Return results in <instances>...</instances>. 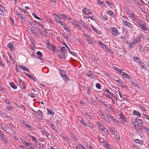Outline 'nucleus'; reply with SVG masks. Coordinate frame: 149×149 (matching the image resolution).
I'll return each instance as SVG.
<instances>
[{"instance_id":"nucleus-1","label":"nucleus","mask_w":149,"mask_h":149,"mask_svg":"<svg viewBox=\"0 0 149 149\" xmlns=\"http://www.w3.org/2000/svg\"><path fill=\"white\" fill-rule=\"evenodd\" d=\"M141 41V37H139L134 39L133 41L130 42V46L131 47H134L137 43Z\"/></svg>"},{"instance_id":"nucleus-2","label":"nucleus","mask_w":149,"mask_h":149,"mask_svg":"<svg viewBox=\"0 0 149 149\" xmlns=\"http://www.w3.org/2000/svg\"><path fill=\"white\" fill-rule=\"evenodd\" d=\"M138 26L143 31H148L149 30L148 28L145 25L142 23L139 24Z\"/></svg>"},{"instance_id":"nucleus-3","label":"nucleus","mask_w":149,"mask_h":149,"mask_svg":"<svg viewBox=\"0 0 149 149\" xmlns=\"http://www.w3.org/2000/svg\"><path fill=\"white\" fill-rule=\"evenodd\" d=\"M110 29L112 35L114 36H117L118 33V30L114 27L111 28Z\"/></svg>"},{"instance_id":"nucleus-4","label":"nucleus","mask_w":149,"mask_h":149,"mask_svg":"<svg viewBox=\"0 0 149 149\" xmlns=\"http://www.w3.org/2000/svg\"><path fill=\"white\" fill-rule=\"evenodd\" d=\"M123 23L125 24L126 26H128L131 29H132L133 26L132 25L127 21L123 20Z\"/></svg>"},{"instance_id":"nucleus-5","label":"nucleus","mask_w":149,"mask_h":149,"mask_svg":"<svg viewBox=\"0 0 149 149\" xmlns=\"http://www.w3.org/2000/svg\"><path fill=\"white\" fill-rule=\"evenodd\" d=\"M63 27V29L65 30L66 31V32L68 35L71 36H72V33L69 30L68 27L65 25V26H64Z\"/></svg>"},{"instance_id":"nucleus-6","label":"nucleus","mask_w":149,"mask_h":149,"mask_svg":"<svg viewBox=\"0 0 149 149\" xmlns=\"http://www.w3.org/2000/svg\"><path fill=\"white\" fill-rule=\"evenodd\" d=\"M82 11L85 15L90 14L92 12L91 10L88 9L86 8H84L82 10Z\"/></svg>"},{"instance_id":"nucleus-7","label":"nucleus","mask_w":149,"mask_h":149,"mask_svg":"<svg viewBox=\"0 0 149 149\" xmlns=\"http://www.w3.org/2000/svg\"><path fill=\"white\" fill-rule=\"evenodd\" d=\"M84 36L86 37V40L88 43L91 44L92 43V41H91V38L90 35L88 34H84Z\"/></svg>"},{"instance_id":"nucleus-8","label":"nucleus","mask_w":149,"mask_h":149,"mask_svg":"<svg viewBox=\"0 0 149 149\" xmlns=\"http://www.w3.org/2000/svg\"><path fill=\"white\" fill-rule=\"evenodd\" d=\"M19 80L20 85V87L22 89H24L25 90L26 89L24 85V82L23 81H22V80H21L20 79H19Z\"/></svg>"},{"instance_id":"nucleus-9","label":"nucleus","mask_w":149,"mask_h":149,"mask_svg":"<svg viewBox=\"0 0 149 149\" xmlns=\"http://www.w3.org/2000/svg\"><path fill=\"white\" fill-rule=\"evenodd\" d=\"M37 114L38 115L40 118H42L43 117V113L42 111L39 110H38L37 111H36Z\"/></svg>"},{"instance_id":"nucleus-10","label":"nucleus","mask_w":149,"mask_h":149,"mask_svg":"<svg viewBox=\"0 0 149 149\" xmlns=\"http://www.w3.org/2000/svg\"><path fill=\"white\" fill-rule=\"evenodd\" d=\"M8 47L10 49L11 51L14 50V42H10L7 45Z\"/></svg>"},{"instance_id":"nucleus-11","label":"nucleus","mask_w":149,"mask_h":149,"mask_svg":"<svg viewBox=\"0 0 149 149\" xmlns=\"http://www.w3.org/2000/svg\"><path fill=\"white\" fill-rule=\"evenodd\" d=\"M47 47L50 50H52L54 47L53 45L50 43L49 41L47 42Z\"/></svg>"},{"instance_id":"nucleus-12","label":"nucleus","mask_w":149,"mask_h":149,"mask_svg":"<svg viewBox=\"0 0 149 149\" xmlns=\"http://www.w3.org/2000/svg\"><path fill=\"white\" fill-rule=\"evenodd\" d=\"M114 135V138L116 140L118 141L120 140V136L118 132H115Z\"/></svg>"},{"instance_id":"nucleus-13","label":"nucleus","mask_w":149,"mask_h":149,"mask_svg":"<svg viewBox=\"0 0 149 149\" xmlns=\"http://www.w3.org/2000/svg\"><path fill=\"white\" fill-rule=\"evenodd\" d=\"M61 77L63 79L64 81H67L69 79L68 77L66 76V74L61 75Z\"/></svg>"},{"instance_id":"nucleus-14","label":"nucleus","mask_w":149,"mask_h":149,"mask_svg":"<svg viewBox=\"0 0 149 149\" xmlns=\"http://www.w3.org/2000/svg\"><path fill=\"white\" fill-rule=\"evenodd\" d=\"M111 133L112 134H114L115 132H117L115 128L113 127H111L109 128Z\"/></svg>"},{"instance_id":"nucleus-15","label":"nucleus","mask_w":149,"mask_h":149,"mask_svg":"<svg viewBox=\"0 0 149 149\" xmlns=\"http://www.w3.org/2000/svg\"><path fill=\"white\" fill-rule=\"evenodd\" d=\"M61 50L63 53V54L61 53V54L62 55H63L64 56L66 53L67 52V50L65 49V47H62L61 49Z\"/></svg>"},{"instance_id":"nucleus-16","label":"nucleus","mask_w":149,"mask_h":149,"mask_svg":"<svg viewBox=\"0 0 149 149\" xmlns=\"http://www.w3.org/2000/svg\"><path fill=\"white\" fill-rule=\"evenodd\" d=\"M130 16L133 17L135 20H136V21L139 20L137 18V17L135 14L134 13H130Z\"/></svg>"},{"instance_id":"nucleus-17","label":"nucleus","mask_w":149,"mask_h":149,"mask_svg":"<svg viewBox=\"0 0 149 149\" xmlns=\"http://www.w3.org/2000/svg\"><path fill=\"white\" fill-rule=\"evenodd\" d=\"M1 140L5 143H8L7 139V138L4 135L1 136L0 138Z\"/></svg>"},{"instance_id":"nucleus-18","label":"nucleus","mask_w":149,"mask_h":149,"mask_svg":"<svg viewBox=\"0 0 149 149\" xmlns=\"http://www.w3.org/2000/svg\"><path fill=\"white\" fill-rule=\"evenodd\" d=\"M122 75L124 76L125 78L127 79H129L130 77V75L125 72L122 73Z\"/></svg>"},{"instance_id":"nucleus-19","label":"nucleus","mask_w":149,"mask_h":149,"mask_svg":"<svg viewBox=\"0 0 149 149\" xmlns=\"http://www.w3.org/2000/svg\"><path fill=\"white\" fill-rule=\"evenodd\" d=\"M98 42L99 45H101L102 46V47L104 49L105 48H106V47H107V46L106 45L103 44V43L100 41H98Z\"/></svg>"},{"instance_id":"nucleus-20","label":"nucleus","mask_w":149,"mask_h":149,"mask_svg":"<svg viewBox=\"0 0 149 149\" xmlns=\"http://www.w3.org/2000/svg\"><path fill=\"white\" fill-rule=\"evenodd\" d=\"M131 84L133 86L135 87H137L139 89L140 88V86H139L138 84L136 83L134 81L131 82Z\"/></svg>"},{"instance_id":"nucleus-21","label":"nucleus","mask_w":149,"mask_h":149,"mask_svg":"<svg viewBox=\"0 0 149 149\" xmlns=\"http://www.w3.org/2000/svg\"><path fill=\"white\" fill-rule=\"evenodd\" d=\"M139 66H141L142 69H143L145 70H146V67L145 66L146 65L145 64H144L142 62H140V63H139Z\"/></svg>"},{"instance_id":"nucleus-22","label":"nucleus","mask_w":149,"mask_h":149,"mask_svg":"<svg viewBox=\"0 0 149 149\" xmlns=\"http://www.w3.org/2000/svg\"><path fill=\"white\" fill-rule=\"evenodd\" d=\"M126 12L127 14H130L131 13L130 10L126 6H124L123 7Z\"/></svg>"},{"instance_id":"nucleus-23","label":"nucleus","mask_w":149,"mask_h":149,"mask_svg":"<svg viewBox=\"0 0 149 149\" xmlns=\"http://www.w3.org/2000/svg\"><path fill=\"white\" fill-rule=\"evenodd\" d=\"M86 75L88 77H89L90 78H93V75L91 73V71H89L86 74Z\"/></svg>"},{"instance_id":"nucleus-24","label":"nucleus","mask_w":149,"mask_h":149,"mask_svg":"<svg viewBox=\"0 0 149 149\" xmlns=\"http://www.w3.org/2000/svg\"><path fill=\"white\" fill-rule=\"evenodd\" d=\"M119 116H120V118L123 120V121H122V122L124 123L125 122H126L125 117L123 114H120L119 115Z\"/></svg>"},{"instance_id":"nucleus-25","label":"nucleus","mask_w":149,"mask_h":149,"mask_svg":"<svg viewBox=\"0 0 149 149\" xmlns=\"http://www.w3.org/2000/svg\"><path fill=\"white\" fill-rule=\"evenodd\" d=\"M65 46L67 48V49H68V50H69V52L71 54H72V55H73L74 56H75L76 55L75 53L74 52H71L69 48V47H68V46L66 44H65Z\"/></svg>"},{"instance_id":"nucleus-26","label":"nucleus","mask_w":149,"mask_h":149,"mask_svg":"<svg viewBox=\"0 0 149 149\" xmlns=\"http://www.w3.org/2000/svg\"><path fill=\"white\" fill-rule=\"evenodd\" d=\"M133 58L134 59L136 62L139 63H140V62H141V60L138 57L134 56L133 57Z\"/></svg>"},{"instance_id":"nucleus-27","label":"nucleus","mask_w":149,"mask_h":149,"mask_svg":"<svg viewBox=\"0 0 149 149\" xmlns=\"http://www.w3.org/2000/svg\"><path fill=\"white\" fill-rule=\"evenodd\" d=\"M134 141L136 143H138L140 144H142L143 143V140H140L138 139H135Z\"/></svg>"},{"instance_id":"nucleus-28","label":"nucleus","mask_w":149,"mask_h":149,"mask_svg":"<svg viewBox=\"0 0 149 149\" xmlns=\"http://www.w3.org/2000/svg\"><path fill=\"white\" fill-rule=\"evenodd\" d=\"M109 116L116 123H119V121H118L117 119H115L113 116L111 115H109Z\"/></svg>"},{"instance_id":"nucleus-29","label":"nucleus","mask_w":149,"mask_h":149,"mask_svg":"<svg viewBox=\"0 0 149 149\" xmlns=\"http://www.w3.org/2000/svg\"><path fill=\"white\" fill-rule=\"evenodd\" d=\"M103 118H104V119L105 120L106 122L109 123H110V120L107 116H104V117Z\"/></svg>"},{"instance_id":"nucleus-30","label":"nucleus","mask_w":149,"mask_h":149,"mask_svg":"<svg viewBox=\"0 0 149 149\" xmlns=\"http://www.w3.org/2000/svg\"><path fill=\"white\" fill-rule=\"evenodd\" d=\"M22 141L23 142V143L24 145H26L27 146H31L32 144V143H28L27 142H26L25 141L22 140Z\"/></svg>"},{"instance_id":"nucleus-31","label":"nucleus","mask_w":149,"mask_h":149,"mask_svg":"<svg viewBox=\"0 0 149 149\" xmlns=\"http://www.w3.org/2000/svg\"><path fill=\"white\" fill-rule=\"evenodd\" d=\"M133 113L135 115H136L138 116H141V114L139 112L135 110L133 111Z\"/></svg>"},{"instance_id":"nucleus-32","label":"nucleus","mask_w":149,"mask_h":149,"mask_svg":"<svg viewBox=\"0 0 149 149\" xmlns=\"http://www.w3.org/2000/svg\"><path fill=\"white\" fill-rule=\"evenodd\" d=\"M10 85L11 87L14 89H16L17 88V86H16L15 85L14 83L13 82H11L10 83Z\"/></svg>"},{"instance_id":"nucleus-33","label":"nucleus","mask_w":149,"mask_h":149,"mask_svg":"<svg viewBox=\"0 0 149 149\" xmlns=\"http://www.w3.org/2000/svg\"><path fill=\"white\" fill-rule=\"evenodd\" d=\"M30 136L31 138L32 139V141L35 142V143L37 144V143L38 142V141L36 139V138L35 137L32 135H30Z\"/></svg>"},{"instance_id":"nucleus-34","label":"nucleus","mask_w":149,"mask_h":149,"mask_svg":"<svg viewBox=\"0 0 149 149\" xmlns=\"http://www.w3.org/2000/svg\"><path fill=\"white\" fill-rule=\"evenodd\" d=\"M139 107L143 111H146V110L144 107L142 105L139 104Z\"/></svg>"},{"instance_id":"nucleus-35","label":"nucleus","mask_w":149,"mask_h":149,"mask_svg":"<svg viewBox=\"0 0 149 149\" xmlns=\"http://www.w3.org/2000/svg\"><path fill=\"white\" fill-rule=\"evenodd\" d=\"M102 103L103 104L107 107L109 109H111L113 110V109L111 108V106L110 104H106L105 103H104L103 102H102Z\"/></svg>"},{"instance_id":"nucleus-36","label":"nucleus","mask_w":149,"mask_h":149,"mask_svg":"<svg viewBox=\"0 0 149 149\" xmlns=\"http://www.w3.org/2000/svg\"><path fill=\"white\" fill-rule=\"evenodd\" d=\"M61 34L63 37L65 38L67 40L68 38V37L67 36V34L65 33H61Z\"/></svg>"},{"instance_id":"nucleus-37","label":"nucleus","mask_w":149,"mask_h":149,"mask_svg":"<svg viewBox=\"0 0 149 149\" xmlns=\"http://www.w3.org/2000/svg\"><path fill=\"white\" fill-rule=\"evenodd\" d=\"M53 15L56 17L55 19L56 20H57L58 21H59L61 19V18L60 17H58L57 16V15L56 14H53Z\"/></svg>"},{"instance_id":"nucleus-38","label":"nucleus","mask_w":149,"mask_h":149,"mask_svg":"<svg viewBox=\"0 0 149 149\" xmlns=\"http://www.w3.org/2000/svg\"><path fill=\"white\" fill-rule=\"evenodd\" d=\"M37 54L39 56L38 57L39 58L41 59V57L42 56V54L41 52L40 51H38L37 52Z\"/></svg>"},{"instance_id":"nucleus-39","label":"nucleus","mask_w":149,"mask_h":149,"mask_svg":"<svg viewBox=\"0 0 149 149\" xmlns=\"http://www.w3.org/2000/svg\"><path fill=\"white\" fill-rule=\"evenodd\" d=\"M68 19L69 20H70V21L72 24L74 25L75 24L76 22L73 19L70 18H68Z\"/></svg>"},{"instance_id":"nucleus-40","label":"nucleus","mask_w":149,"mask_h":149,"mask_svg":"<svg viewBox=\"0 0 149 149\" xmlns=\"http://www.w3.org/2000/svg\"><path fill=\"white\" fill-rule=\"evenodd\" d=\"M29 96H30V97H32L34 98L36 97V94H34L33 93H29Z\"/></svg>"},{"instance_id":"nucleus-41","label":"nucleus","mask_w":149,"mask_h":149,"mask_svg":"<svg viewBox=\"0 0 149 149\" xmlns=\"http://www.w3.org/2000/svg\"><path fill=\"white\" fill-rule=\"evenodd\" d=\"M45 18L46 19V20H47V21L48 22H49L52 23V19H51L50 18L45 16Z\"/></svg>"},{"instance_id":"nucleus-42","label":"nucleus","mask_w":149,"mask_h":149,"mask_svg":"<svg viewBox=\"0 0 149 149\" xmlns=\"http://www.w3.org/2000/svg\"><path fill=\"white\" fill-rule=\"evenodd\" d=\"M47 111H48V113L49 114V115H51L52 114V115H53L54 114V112H52V111L50 110V109H47Z\"/></svg>"},{"instance_id":"nucleus-43","label":"nucleus","mask_w":149,"mask_h":149,"mask_svg":"<svg viewBox=\"0 0 149 149\" xmlns=\"http://www.w3.org/2000/svg\"><path fill=\"white\" fill-rule=\"evenodd\" d=\"M52 50H53V51L54 53H57L58 51L57 49L54 46L53 47Z\"/></svg>"},{"instance_id":"nucleus-44","label":"nucleus","mask_w":149,"mask_h":149,"mask_svg":"<svg viewBox=\"0 0 149 149\" xmlns=\"http://www.w3.org/2000/svg\"><path fill=\"white\" fill-rule=\"evenodd\" d=\"M57 22H58L59 24L61 25L63 27L64 26H65V25L63 23V22L61 20H59L58 22L57 20H56Z\"/></svg>"},{"instance_id":"nucleus-45","label":"nucleus","mask_w":149,"mask_h":149,"mask_svg":"<svg viewBox=\"0 0 149 149\" xmlns=\"http://www.w3.org/2000/svg\"><path fill=\"white\" fill-rule=\"evenodd\" d=\"M136 121L139 124H140L142 123L143 121L142 120L140 119L136 118Z\"/></svg>"},{"instance_id":"nucleus-46","label":"nucleus","mask_w":149,"mask_h":149,"mask_svg":"<svg viewBox=\"0 0 149 149\" xmlns=\"http://www.w3.org/2000/svg\"><path fill=\"white\" fill-rule=\"evenodd\" d=\"M17 15L18 17H19L22 20L23 19H24V18L23 17V16L22 15L21 13H19L17 14Z\"/></svg>"},{"instance_id":"nucleus-47","label":"nucleus","mask_w":149,"mask_h":149,"mask_svg":"<svg viewBox=\"0 0 149 149\" xmlns=\"http://www.w3.org/2000/svg\"><path fill=\"white\" fill-rule=\"evenodd\" d=\"M59 72L61 75L66 74L65 72L64 71L61 70H59Z\"/></svg>"},{"instance_id":"nucleus-48","label":"nucleus","mask_w":149,"mask_h":149,"mask_svg":"<svg viewBox=\"0 0 149 149\" xmlns=\"http://www.w3.org/2000/svg\"><path fill=\"white\" fill-rule=\"evenodd\" d=\"M106 3H107V4H108L109 6H110L111 8H113V7H114L112 3H110L108 1L107 2V1L106 2Z\"/></svg>"},{"instance_id":"nucleus-49","label":"nucleus","mask_w":149,"mask_h":149,"mask_svg":"<svg viewBox=\"0 0 149 149\" xmlns=\"http://www.w3.org/2000/svg\"><path fill=\"white\" fill-rule=\"evenodd\" d=\"M99 127L100 129L102 131H104V130L105 129V127L103 125H99Z\"/></svg>"},{"instance_id":"nucleus-50","label":"nucleus","mask_w":149,"mask_h":149,"mask_svg":"<svg viewBox=\"0 0 149 149\" xmlns=\"http://www.w3.org/2000/svg\"><path fill=\"white\" fill-rule=\"evenodd\" d=\"M6 108L7 109L10 111L13 110V107L10 106H7L6 107Z\"/></svg>"},{"instance_id":"nucleus-51","label":"nucleus","mask_w":149,"mask_h":149,"mask_svg":"<svg viewBox=\"0 0 149 149\" xmlns=\"http://www.w3.org/2000/svg\"><path fill=\"white\" fill-rule=\"evenodd\" d=\"M142 128L146 132L149 131V130L148 128L143 125Z\"/></svg>"},{"instance_id":"nucleus-52","label":"nucleus","mask_w":149,"mask_h":149,"mask_svg":"<svg viewBox=\"0 0 149 149\" xmlns=\"http://www.w3.org/2000/svg\"><path fill=\"white\" fill-rule=\"evenodd\" d=\"M104 50L112 54L113 53L111 52V50L109 49L107 47H106V48H105Z\"/></svg>"},{"instance_id":"nucleus-53","label":"nucleus","mask_w":149,"mask_h":149,"mask_svg":"<svg viewBox=\"0 0 149 149\" xmlns=\"http://www.w3.org/2000/svg\"><path fill=\"white\" fill-rule=\"evenodd\" d=\"M122 70L118 69L116 70V71H117L118 72L121 74V75H122V73L124 72H122Z\"/></svg>"},{"instance_id":"nucleus-54","label":"nucleus","mask_w":149,"mask_h":149,"mask_svg":"<svg viewBox=\"0 0 149 149\" xmlns=\"http://www.w3.org/2000/svg\"><path fill=\"white\" fill-rule=\"evenodd\" d=\"M59 15L60 16H61L63 18H65V19H66L67 18V17L63 14H60Z\"/></svg>"},{"instance_id":"nucleus-55","label":"nucleus","mask_w":149,"mask_h":149,"mask_svg":"<svg viewBox=\"0 0 149 149\" xmlns=\"http://www.w3.org/2000/svg\"><path fill=\"white\" fill-rule=\"evenodd\" d=\"M95 86L98 89H100L101 88V86L99 83H97L96 84Z\"/></svg>"},{"instance_id":"nucleus-56","label":"nucleus","mask_w":149,"mask_h":149,"mask_svg":"<svg viewBox=\"0 0 149 149\" xmlns=\"http://www.w3.org/2000/svg\"><path fill=\"white\" fill-rule=\"evenodd\" d=\"M107 13L109 15H114V14H113V12H112V11H111V10H108V11H107Z\"/></svg>"},{"instance_id":"nucleus-57","label":"nucleus","mask_w":149,"mask_h":149,"mask_svg":"<svg viewBox=\"0 0 149 149\" xmlns=\"http://www.w3.org/2000/svg\"><path fill=\"white\" fill-rule=\"evenodd\" d=\"M33 15L36 18L40 20H41V19L39 17H38L36 14L34 13L33 14Z\"/></svg>"},{"instance_id":"nucleus-58","label":"nucleus","mask_w":149,"mask_h":149,"mask_svg":"<svg viewBox=\"0 0 149 149\" xmlns=\"http://www.w3.org/2000/svg\"><path fill=\"white\" fill-rule=\"evenodd\" d=\"M86 18L88 19L90 18V19L93 20H94L95 19V17L94 16H89L86 17Z\"/></svg>"},{"instance_id":"nucleus-59","label":"nucleus","mask_w":149,"mask_h":149,"mask_svg":"<svg viewBox=\"0 0 149 149\" xmlns=\"http://www.w3.org/2000/svg\"><path fill=\"white\" fill-rule=\"evenodd\" d=\"M3 9L2 8L1 9H0V14L2 15H4V13L3 11ZM3 9H4V8Z\"/></svg>"},{"instance_id":"nucleus-60","label":"nucleus","mask_w":149,"mask_h":149,"mask_svg":"<svg viewBox=\"0 0 149 149\" xmlns=\"http://www.w3.org/2000/svg\"><path fill=\"white\" fill-rule=\"evenodd\" d=\"M122 87V88H125L126 89H127V86L126 85H124L123 83H122V84H121V85H120Z\"/></svg>"},{"instance_id":"nucleus-61","label":"nucleus","mask_w":149,"mask_h":149,"mask_svg":"<svg viewBox=\"0 0 149 149\" xmlns=\"http://www.w3.org/2000/svg\"><path fill=\"white\" fill-rule=\"evenodd\" d=\"M51 126L52 127V129L55 131L57 130V129L55 128L54 127V124H52L51 125Z\"/></svg>"},{"instance_id":"nucleus-62","label":"nucleus","mask_w":149,"mask_h":149,"mask_svg":"<svg viewBox=\"0 0 149 149\" xmlns=\"http://www.w3.org/2000/svg\"><path fill=\"white\" fill-rule=\"evenodd\" d=\"M85 114L87 115V116L89 117L90 119H92V116L90 114H88V113H86Z\"/></svg>"},{"instance_id":"nucleus-63","label":"nucleus","mask_w":149,"mask_h":149,"mask_svg":"<svg viewBox=\"0 0 149 149\" xmlns=\"http://www.w3.org/2000/svg\"><path fill=\"white\" fill-rule=\"evenodd\" d=\"M101 0H97V4L99 5H100L103 4V2L100 1Z\"/></svg>"},{"instance_id":"nucleus-64","label":"nucleus","mask_w":149,"mask_h":149,"mask_svg":"<svg viewBox=\"0 0 149 149\" xmlns=\"http://www.w3.org/2000/svg\"><path fill=\"white\" fill-rule=\"evenodd\" d=\"M80 24L84 27H85V26L86 25V24L85 23L83 22H81L80 23Z\"/></svg>"}]
</instances>
